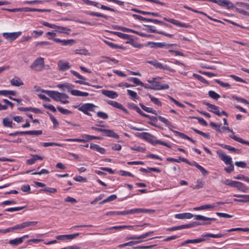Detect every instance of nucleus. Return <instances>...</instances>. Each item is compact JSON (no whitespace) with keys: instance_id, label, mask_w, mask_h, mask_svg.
<instances>
[{"instance_id":"f3484780","label":"nucleus","mask_w":249,"mask_h":249,"mask_svg":"<svg viewBox=\"0 0 249 249\" xmlns=\"http://www.w3.org/2000/svg\"><path fill=\"white\" fill-rule=\"evenodd\" d=\"M193 214L189 213H178L175 214V217L177 219H190L194 217Z\"/></svg>"},{"instance_id":"c9c22d12","label":"nucleus","mask_w":249,"mask_h":249,"mask_svg":"<svg viewBox=\"0 0 249 249\" xmlns=\"http://www.w3.org/2000/svg\"><path fill=\"white\" fill-rule=\"evenodd\" d=\"M139 105L141 106V108L145 111L157 115L156 110L153 109L152 108L147 107L141 103H140Z\"/></svg>"},{"instance_id":"5fc2aeb1","label":"nucleus","mask_w":249,"mask_h":249,"mask_svg":"<svg viewBox=\"0 0 249 249\" xmlns=\"http://www.w3.org/2000/svg\"><path fill=\"white\" fill-rule=\"evenodd\" d=\"M49 116L51 120L52 121L53 124V127L54 128L57 127L59 125V123L56 120L55 118L51 114H49Z\"/></svg>"},{"instance_id":"0e129e2a","label":"nucleus","mask_w":249,"mask_h":249,"mask_svg":"<svg viewBox=\"0 0 249 249\" xmlns=\"http://www.w3.org/2000/svg\"><path fill=\"white\" fill-rule=\"evenodd\" d=\"M196 184L194 186L192 187L194 189H200L203 187L204 185L203 182L200 180H197L196 182Z\"/></svg>"},{"instance_id":"4d7b16f0","label":"nucleus","mask_w":249,"mask_h":249,"mask_svg":"<svg viewBox=\"0 0 249 249\" xmlns=\"http://www.w3.org/2000/svg\"><path fill=\"white\" fill-rule=\"evenodd\" d=\"M129 80L132 82L137 85H143V83L140 81L139 79L136 77H131L129 79Z\"/></svg>"},{"instance_id":"412c9836","label":"nucleus","mask_w":249,"mask_h":249,"mask_svg":"<svg viewBox=\"0 0 249 249\" xmlns=\"http://www.w3.org/2000/svg\"><path fill=\"white\" fill-rule=\"evenodd\" d=\"M90 148L102 154H104L106 152V149L100 147L98 144L91 143L90 145Z\"/></svg>"},{"instance_id":"4c0bfd02","label":"nucleus","mask_w":249,"mask_h":249,"mask_svg":"<svg viewBox=\"0 0 249 249\" xmlns=\"http://www.w3.org/2000/svg\"><path fill=\"white\" fill-rule=\"evenodd\" d=\"M40 145L44 147L47 146H58L60 147H62L64 144L59 143H55V142H41L40 144Z\"/></svg>"},{"instance_id":"a18cd8bd","label":"nucleus","mask_w":249,"mask_h":249,"mask_svg":"<svg viewBox=\"0 0 249 249\" xmlns=\"http://www.w3.org/2000/svg\"><path fill=\"white\" fill-rule=\"evenodd\" d=\"M158 118L160 122L164 123L166 126H167L168 127L172 126L171 123L168 120L166 119V118H165L161 116H158Z\"/></svg>"},{"instance_id":"ea45409f","label":"nucleus","mask_w":249,"mask_h":249,"mask_svg":"<svg viewBox=\"0 0 249 249\" xmlns=\"http://www.w3.org/2000/svg\"><path fill=\"white\" fill-rule=\"evenodd\" d=\"M3 124L5 127L12 128V120L9 118H5L3 120Z\"/></svg>"},{"instance_id":"9d476101","label":"nucleus","mask_w":249,"mask_h":249,"mask_svg":"<svg viewBox=\"0 0 249 249\" xmlns=\"http://www.w3.org/2000/svg\"><path fill=\"white\" fill-rule=\"evenodd\" d=\"M203 104L207 106L209 108V111L213 112L218 116H221L220 112L219 110L218 107L215 105H212L206 101H203Z\"/></svg>"},{"instance_id":"4be33fe9","label":"nucleus","mask_w":249,"mask_h":249,"mask_svg":"<svg viewBox=\"0 0 249 249\" xmlns=\"http://www.w3.org/2000/svg\"><path fill=\"white\" fill-rule=\"evenodd\" d=\"M42 24L47 27H49L50 28H53V29H61L63 30H67L68 31H71V29L66 28V27H63L61 26H56L54 24H51L45 21H42Z\"/></svg>"},{"instance_id":"8fccbe9b","label":"nucleus","mask_w":249,"mask_h":249,"mask_svg":"<svg viewBox=\"0 0 249 249\" xmlns=\"http://www.w3.org/2000/svg\"><path fill=\"white\" fill-rule=\"evenodd\" d=\"M242 231L245 232L249 231V228H233L230 230H227L228 232H231V231Z\"/></svg>"},{"instance_id":"7c9ffc66","label":"nucleus","mask_w":249,"mask_h":249,"mask_svg":"<svg viewBox=\"0 0 249 249\" xmlns=\"http://www.w3.org/2000/svg\"><path fill=\"white\" fill-rule=\"evenodd\" d=\"M215 206L210 205V204H206L204 205H202L199 207H195L194 208V210L195 211H199L205 209H213L215 208Z\"/></svg>"},{"instance_id":"a878e982","label":"nucleus","mask_w":249,"mask_h":249,"mask_svg":"<svg viewBox=\"0 0 249 249\" xmlns=\"http://www.w3.org/2000/svg\"><path fill=\"white\" fill-rule=\"evenodd\" d=\"M228 235L227 233H218V234H213V233H206L205 234H203L202 236L203 237H212L215 238H221L225 236H227Z\"/></svg>"},{"instance_id":"4468645a","label":"nucleus","mask_w":249,"mask_h":249,"mask_svg":"<svg viewBox=\"0 0 249 249\" xmlns=\"http://www.w3.org/2000/svg\"><path fill=\"white\" fill-rule=\"evenodd\" d=\"M107 103L108 105H110L113 107L120 109L122 111H123L125 113H127V111L125 108H124L121 104L119 103L114 101H111V100H108L107 101Z\"/></svg>"},{"instance_id":"9b49d317","label":"nucleus","mask_w":249,"mask_h":249,"mask_svg":"<svg viewBox=\"0 0 249 249\" xmlns=\"http://www.w3.org/2000/svg\"><path fill=\"white\" fill-rule=\"evenodd\" d=\"M58 70L59 71H65L71 68V66L68 62L60 60L57 63Z\"/></svg>"},{"instance_id":"c85d7f7f","label":"nucleus","mask_w":249,"mask_h":249,"mask_svg":"<svg viewBox=\"0 0 249 249\" xmlns=\"http://www.w3.org/2000/svg\"><path fill=\"white\" fill-rule=\"evenodd\" d=\"M10 83L12 86L18 87L23 85V82L18 77L13 78L11 80Z\"/></svg>"},{"instance_id":"c756f323","label":"nucleus","mask_w":249,"mask_h":249,"mask_svg":"<svg viewBox=\"0 0 249 249\" xmlns=\"http://www.w3.org/2000/svg\"><path fill=\"white\" fill-rule=\"evenodd\" d=\"M195 219L197 220H204V221H215L216 218H210L207 217L203 215H195L194 216Z\"/></svg>"},{"instance_id":"bf43d9fd","label":"nucleus","mask_w":249,"mask_h":249,"mask_svg":"<svg viewBox=\"0 0 249 249\" xmlns=\"http://www.w3.org/2000/svg\"><path fill=\"white\" fill-rule=\"evenodd\" d=\"M232 138H233L234 140H235L239 142H240L242 144H245L249 145V141H245L243 139H242V138L238 137H232Z\"/></svg>"},{"instance_id":"473e14b6","label":"nucleus","mask_w":249,"mask_h":249,"mask_svg":"<svg viewBox=\"0 0 249 249\" xmlns=\"http://www.w3.org/2000/svg\"><path fill=\"white\" fill-rule=\"evenodd\" d=\"M86 13L87 15L92 16H96V17H98L104 18L106 19H108V17L107 16L99 13H96V12H94L86 11Z\"/></svg>"},{"instance_id":"bb28decb","label":"nucleus","mask_w":249,"mask_h":249,"mask_svg":"<svg viewBox=\"0 0 249 249\" xmlns=\"http://www.w3.org/2000/svg\"><path fill=\"white\" fill-rule=\"evenodd\" d=\"M210 224H211L210 222H204V223H200L198 222H194L190 224L183 225V227H184V229H187V228L194 227L196 226H198V225H209Z\"/></svg>"},{"instance_id":"ddd939ff","label":"nucleus","mask_w":249,"mask_h":249,"mask_svg":"<svg viewBox=\"0 0 249 249\" xmlns=\"http://www.w3.org/2000/svg\"><path fill=\"white\" fill-rule=\"evenodd\" d=\"M53 39L56 42L61 43L62 45L64 46H71L75 42L74 40L72 39L68 40H61L58 38H53Z\"/></svg>"},{"instance_id":"f8f14e48","label":"nucleus","mask_w":249,"mask_h":249,"mask_svg":"<svg viewBox=\"0 0 249 249\" xmlns=\"http://www.w3.org/2000/svg\"><path fill=\"white\" fill-rule=\"evenodd\" d=\"M163 19L165 21H168V22L172 23L173 24H174L175 25H177V26H178L179 27H184V28H188L189 26V25L187 24H186L185 23L180 22L179 21L174 19H173V18H168L164 17L163 18Z\"/></svg>"},{"instance_id":"de8ad7c7","label":"nucleus","mask_w":249,"mask_h":249,"mask_svg":"<svg viewBox=\"0 0 249 249\" xmlns=\"http://www.w3.org/2000/svg\"><path fill=\"white\" fill-rule=\"evenodd\" d=\"M41 191L51 194H54L57 192V189L54 188L47 187L41 190Z\"/></svg>"},{"instance_id":"a19ab883","label":"nucleus","mask_w":249,"mask_h":249,"mask_svg":"<svg viewBox=\"0 0 249 249\" xmlns=\"http://www.w3.org/2000/svg\"><path fill=\"white\" fill-rule=\"evenodd\" d=\"M37 221H26L21 223L23 229L30 226H35L37 224Z\"/></svg>"},{"instance_id":"774afa93","label":"nucleus","mask_w":249,"mask_h":249,"mask_svg":"<svg viewBox=\"0 0 249 249\" xmlns=\"http://www.w3.org/2000/svg\"><path fill=\"white\" fill-rule=\"evenodd\" d=\"M228 9H232L234 8V5L229 0H227L225 4V6Z\"/></svg>"},{"instance_id":"e2e57ef3","label":"nucleus","mask_w":249,"mask_h":249,"mask_svg":"<svg viewBox=\"0 0 249 249\" xmlns=\"http://www.w3.org/2000/svg\"><path fill=\"white\" fill-rule=\"evenodd\" d=\"M232 97L233 99H235V100H236L238 102H240L242 103H244V104H248V105L249 104V102L247 100H246L243 98L237 97L235 95L232 96Z\"/></svg>"},{"instance_id":"3c124183","label":"nucleus","mask_w":249,"mask_h":249,"mask_svg":"<svg viewBox=\"0 0 249 249\" xmlns=\"http://www.w3.org/2000/svg\"><path fill=\"white\" fill-rule=\"evenodd\" d=\"M210 125L213 128H215L218 132L222 133V131L220 129L221 124H216L213 122H211Z\"/></svg>"},{"instance_id":"a211bd4d","label":"nucleus","mask_w":249,"mask_h":249,"mask_svg":"<svg viewBox=\"0 0 249 249\" xmlns=\"http://www.w3.org/2000/svg\"><path fill=\"white\" fill-rule=\"evenodd\" d=\"M206 240V239L204 238H198L197 239H188L187 240L183 242H182L181 244V246H184L187 244L189 243H193V244H196V243H198L200 242H204Z\"/></svg>"},{"instance_id":"423d86ee","label":"nucleus","mask_w":249,"mask_h":249,"mask_svg":"<svg viewBox=\"0 0 249 249\" xmlns=\"http://www.w3.org/2000/svg\"><path fill=\"white\" fill-rule=\"evenodd\" d=\"M179 159L183 162H184L190 165L194 166L196 167L198 169L200 170V171L201 172L203 176H205L208 175L209 172L204 167L200 165L196 162L193 161L192 162H190L188 160L184 158H180Z\"/></svg>"},{"instance_id":"e433bc0d","label":"nucleus","mask_w":249,"mask_h":249,"mask_svg":"<svg viewBox=\"0 0 249 249\" xmlns=\"http://www.w3.org/2000/svg\"><path fill=\"white\" fill-rule=\"evenodd\" d=\"M113 34L121 38L124 39H130V35L125 34L122 33L118 32H113Z\"/></svg>"},{"instance_id":"13d9d810","label":"nucleus","mask_w":249,"mask_h":249,"mask_svg":"<svg viewBox=\"0 0 249 249\" xmlns=\"http://www.w3.org/2000/svg\"><path fill=\"white\" fill-rule=\"evenodd\" d=\"M57 109L59 112H60L63 114H69L71 113V111L67 109L63 108L60 106L57 107Z\"/></svg>"},{"instance_id":"58836bf2","label":"nucleus","mask_w":249,"mask_h":249,"mask_svg":"<svg viewBox=\"0 0 249 249\" xmlns=\"http://www.w3.org/2000/svg\"><path fill=\"white\" fill-rule=\"evenodd\" d=\"M22 238H18L10 240L9 243L11 245L18 246L22 243Z\"/></svg>"},{"instance_id":"338daca9","label":"nucleus","mask_w":249,"mask_h":249,"mask_svg":"<svg viewBox=\"0 0 249 249\" xmlns=\"http://www.w3.org/2000/svg\"><path fill=\"white\" fill-rule=\"evenodd\" d=\"M43 106H44V107L45 108H47V109L50 110L51 111H52L53 112H55L56 111V110L55 108L52 105H51V104H48V105L44 104V105H43Z\"/></svg>"},{"instance_id":"052dcab7","label":"nucleus","mask_w":249,"mask_h":249,"mask_svg":"<svg viewBox=\"0 0 249 249\" xmlns=\"http://www.w3.org/2000/svg\"><path fill=\"white\" fill-rule=\"evenodd\" d=\"M28 135V131H17L14 133H11L8 134L10 136H15L18 135Z\"/></svg>"},{"instance_id":"20e7f679","label":"nucleus","mask_w":249,"mask_h":249,"mask_svg":"<svg viewBox=\"0 0 249 249\" xmlns=\"http://www.w3.org/2000/svg\"><path fill=\"white\" fill-rule=\"evenodd\" d=\"M157 79H161V78L158 77L153 78L152 80H147V82L151 85L152 89L161 90L167 89L169 88V86L168 84L161 85L160 82L156 81Z\"/></svg>"},{"instance_id":"0eeeda50","label":"nucleus","mask_w":249,"mask_h":249,"mask_svg":"<svg viewBox=\"0 0 249 249\" xmlns=\"http://www.w3.org/2000/svg\"><path fill=\"white\" fill-rule=\"evenodd\" d=\"M147 63L153 65L157 69H160L162 70H166L169 71L175 72V70L170 68L169 67L167 66L166 65H162L161 63L158 62V61L155 60L153 61H148Z\"/></svg>"},{"instance_id":"393cba45","label":"nucleus","mask_w":249,"mask_h":249,"mask_svg":"<svg viewBox=\"0 0 249 249\" xmlns=\"http://www.w3.org/2000/svg\"><path fill=\"white\" fill-rule=\"evenodd\" d=\"M71 94L76 96H88L89 94L86 92H82L76 89H71Z\"/></svg>"},{"instance_id":"864d4df0","label":"nucleus","mask_w":249,"mask_h":249,"mask_svg":"<svg viewBox=\"0 0 249 249\" xmlns=\"http://www.w3.org/2000/svg\"><path fill=\"white\" fill-rule=\"evenodd\" d=\"M221 147L223 148H225L226 149H227L230 151H231V152H236V151H239V150L237 149H236L233 147H231V146L230 145H225V144H221L220 145Z\"/></svg>"},{"instance_id":"f03ea898","label":"nucleus","mask_w":249,"mask_h":249,"mask_svg":"<svg viewBox=\"0 0 249 249\" xmlns=\"http://www.w3.org/2000/svg\"><path fill=\"white\" fill-rule=\"evenodd\" d=\"M44 58L39 57L34 61L30 68L31 70L38 72L42 71L44 69Z\"/></svg>"},{"instance_id":"6e6d98bb","label":"nucleus","mask_w":249,"mask_h":249,"mask_svg":"<svg viewBox=\"0 0 249 249\" xmlns=\"http://www.w3.org/2000/svg\"><path fill=\"white\" fill-rule=\"evenodd\" d=\"M214 81L215 83H217L222 87L230 88L231 87L230 85L228 83H224L218 79H215Z\"/></svg>"},{"instance_id":"2eb2a0df","label":"nucleus","mask_w":249,"mask_h":249,"mask_svg":"<svg viewBox=\"0 0 249 249\" xmlns=\"http://www.w3.org/2000/svg\"><path fill=\"white\" fill-rule=\"evenodd\" d=\"M102 93L104 95L111 99H115L118 96V93L112 90L103 89L102 90Z\"/></svg>"},{"instance_id":"cd10ccee","label":"nucleus","mask_w":249,"mask_h":249,"mask_svg":"<svg viewBox=\"0 0 249 249\" xmlns=\"http://www.w3.org/2000/svg\"><path fill=\"white\" fill-rule=\"evenodd\" d=\"M38 160H43V158L38 155H34L33 156V158L32 159L27 160L26 161V163L28 165H32L36 162Z\"/></svg>"},{"instance_id":"49530a36","label":"nucleus","mask_w":249,"mask_h":249,"mask_svg":"<svg viewBox=\"0 0 249 249\" xmlns=\"http://www.w3.org/2000/svg\"><path fill=\"white\" fill-rule=\"evenodd\" d=\"M235 181H233L232 180L227 179L225 180H222L221 182H222L223 183H224V184H225L226 185H228V186H231L232 187H234V186H235L234 185L235 183Z\"/></svg>"},{"instance_id":"1a4fd4ad","label":"nucleus","mask_w":249,"mask_h":249,"mask_svg":"<svg viewBox=\"0 0 249 249\" xmlns=\"http://www.w3.org/2000/svg\"><path fill=\"white\" fill-rule=\"evenodd\" d=\"M216 153L219 158L223 161L226 164L232 163L231 158L230 156L225 155L222 151H217Z\"/></svg>"},{"instance_id":"603ef678","label":"nucleus","mask_w":249,"mask_h":249,"mask_svg":"<svg viewBox=\"0 0 249 249\" xmlns=\"http://www.w3.org/2000/svg\"><path fill=\"white\" fill-rule=\"evenodd\" d=\"M194 131H195L196 133H197V134H199L201 135H202V136L204 137L205 138H206V139H209L210 137V135L208 133H205L202 131H201L200 130H198L196 128H192Z\"/></svg>"},{"instance_id":"79ce46f5","label":"nucleus","mask_w":249,"mask_h":249,"mask_svg":"<svg viewBox=\"0 0 249 249\" xmlns=\"http://www.w3.org/2000/svg\"><path fill=\"white\" fill-rule=\"evenodd\" d=\"M82 137L85 139V140H87V142L90 140H101L102 138L100 137L91 136L89 135L84 134L82 135Z\"/></svg>"},{"instance_id":"09e8293b","label":"nucleus","mask_w":249,"mask_h":249,"mask_svg":"<svg viewBox=\"0 0 249 249\" xmlns=\"http://www.w3.org/2000/svg\"><path fill=\"white\" fill-rule=\"evenodd\" d=\"M208 94L211 98L214 100H217L220 97L218 94L213 90H210Z\"/></svg>"},{"instance_id":"680f3d73","label":"nucleus","mask_w":249,"mask_h":249,"mask_svg":"<svg viewBox=\"0 0 249 249\" xmlns=\"http://www.w3.org/2000/svg\"><path fill=\"white\" fill-rule=\"evenodd\" d=\"M97 116L103 119H107L108 118L107 114L102 111H98L97 113Z\"/></svg>"},{"instance_id":"b1692460","label":"nucleus","mask_w":249,"mask_h":249,"mask_svg":"<svg viewBox=\"0 0 249 249\" xmlns=\"http://www.w3.org/2000/svg\"><path fill=\"white\" fill-rule=\"evenodd\" d=\"M92 5L97 7L98 8H100L101 9L103 10H108L112 12H115V10L113 8L107 7L102 4H100L97 2L92 1Z\"/></svg>"},{"instance_id":"c03bdc74","label":"nucleus","mask_w":249,"mask_h":249,"mask_svg":"<svg viewBox=\"0 0 249 249\" xmlns=\"http://www.w3.org/2000/svg\"><path fill=\"white\" fill-rule=\"evenodd\" d=\"M141 242V241H129V242H127V243H125L122 244H120V245H119L118 246V247L119 248H123V247H124L127 246H132L134 245L140 243Z\"/></svg>"},{"instance_id":"aec40b11","label":"nucleus","mask_w":249,"mask_h":249,"mask_svg":"<svg viewBox=\"0 0 249 249\" xmlns=\"http://www.w3.org/2000/svg\"><path fill=\"white\" fill-rule=\"evenodd\" d=\"M136 226L132 225H121V226H116L108 228V229L107 230H123L125 229H128L129 230H132L133 228H134Z\"/></svg>"},{"instance_id":"37998d69","label":"nucleus","mask_w":249,"mask_h":249,"mask_svg":"<svg viewBox=\"0 0 249 249\" xmlns=\"http://www.w3.org/2000/svg\"><path fill=\"white\" fill-rule=\"evenodd\" d=\"M127 92L128 94L131 97V99L133 100L136 101V99H138L139 97L136 92L130 89H127Z\"/></svg>"},{"instance_id":"69168bd1","label":"nucleus","mask_w":249,"mask_h":249,"mask_svg":"<svg viewBox=\"0 0 249 249\" xmlns=\"http://www.w3.org/2000/svg\"><path fill=\"white\" fill-rule=\"evenodd\" d=\"M130 149L132 150H135L138 152H144L145 151V149L142 147L139 146H135L134 147H131Z\"/></svg>"},{"instance_id":"6e6552de","label":"nucleus","mask_w":249,"mask_h":249,"mask_svg":"<svg viewBox=\"0 0 249 249\" xmlns=\"http://www.w3.org/2000/svg\"><path fill=\"white\" fill-rule=\"evenodd\" d=\"M21 34V32H17L13 33H3L2 35L6 40L12 42L19 36Z\"/></svg>"},{"instance_id":"6ab92c4d","label":"nucleus","mask_w":249,"mask_h":249,"mask_svg":"<svg viewBox=\"0 0 249 249\" xmlns=\"http://www.w3.org/2000/svg\"><path fill=\"white\" fill-rule=\"evenodd\" d=\"M103 135L104 136H107L115 139H118L119 138V135L116 133L114 132L112 130L110 129H105L104 133Z\"/></svg>"},{"instance_id":"2f4dec72","label":"nucleus","mask_w":249,"mask_h":249,"mask_svg":"<svg viewBox=\"0 0 249 249\" xmlns=\"http://www.w3.org/2000/svg\"><path fill=\"white\" fill-rule=\"evenodd\" d=\"M57 87L60 89H61L63 90H65L66 89H67L68 91L71 92V88L74 86L70 84H58Z\"/></svg>"},{"instance_id":"7ed1b4c3","label":"nucleus","mask_w":249,"mask_h":249,"mask_svg":"<svg viewBox=\"0 0 249 249\" xmlns=\"http://www.w3.org/2000/svg\"><path fill=\"white\" fill-rule=\"evenodd\" d=\"M41 91L47 94L48 96L56 101H59L60 99H68L69 98V96L64 93L44 89H42Z\"/></svg>"},{"instance_id":"72a5a7b5","label":"nucleus","mask_w":249,"mask_h":249,"mask_svg":"<svg viewBox=\"0 0 249 249\" xmlns=\"http://www.w3.org/2000/svg\"><path fill=\"white\" fill-rule=\"evenodd\" d=\"M146 95L149 97L151 101L156 105L158 106H161L162 105L161 102L158 98L153 96L149 93H147Z\"/></svg>"},{"instance_id":"5701e85b","label":"nucleus","mask_w":249,"mask_h":249,"mask_svg":"<svg viewBox=\"0 0 249 249\" xmlns=\"http://www.w3.org/2000/svg\"><path fill=\"white\" fill-rule=\"evenodd\" d=\"M173 132L176 135L179 136V137H180L182 139L188 140L194 143H195V142H196L195 141H194L191 138L189 137V136H187L186 135H185V134H184L183 133H181V132H178V131H177L176 130H174Z\"/></svg>"},{"instance_id":"f257e3e1","label":"nucleus","mask_w":249,"mask_h":249,"mask_svg":"<svg viewBox=\"0 0 249 249\" xmlns=\"http://www.w3.org/2000/svg\"><path fill=\"white\" fill-rule=\"evenodd\" d=\"M135 135L145 141H147L152 144L155 145L158 144L165 146L167 147L171 148V146L164 142L157 140L156 137L148 132L137 133Z\"/></svg>"},{"instance_id":"f704fd0d","label":"nucleus","mask_w":249,"mask_h":249,"mask_svg":"<svg viewBox=\"0 0 249 249\" xmlns=\"http://www.w3.org/2000/svg\"><path fill=\"white\" fill-rule=\"evenodd\" d=\"M104 42L112 49H124V47H123L122 46L114 44L112 42H109L107 40H104Z\"/></svg>"},{"instance_id":"dca6fc26","label":"nucleus","mask_w":249,"mask_h":249,"mask_svg":"<svg viewBox=\"0 0 249 249\" xmlns=\"http://www.w3.org/2000/svg\"><path fill=\"white\" fill-rule=\"evenodd\" d=\"M234 185V187L242 192H246L249 189L244 184L239 181H236Z\"/></svg>"},{"instance_id":"39448f33","label":"nucleus","mask_w":249,"mask_h":249,"mask_svg":"<svg viewBox=\"0 0 249 249\" xmlns=\"http://www.w3.org/2000/svg\"><path fill=\"white\" fill-rule=\"evenodd\" d=\"M96 106L91 103H85L82 104L78 107V110L83 112L85 114L91 116L89 111H94L93 108Z\"/></svg>"}]
</instances>
